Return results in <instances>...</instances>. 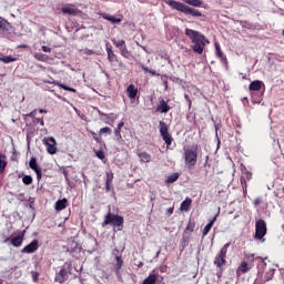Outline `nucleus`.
Listing matches in <instances>:
<instances>
[{
    "label": "nucleus",
    "mask_w": 284,
    "mask_h": 284,
    "mask_svg": "<svg viewBox=\"0 0 284 284\" xmlns=\"http://www.w3.org/2000/svg\"><path fill=\"white\" fill-rule=\"evenodd\" d=\"M184 34L185 37L190 38L191 42L193 43V52H196V54H203V50H205V43H210V41L205 39V36L199 31L187 28L185 29Z\"/></svg>",
    "instance_id": "1"
},
{
    "label": "nucleus",
    "mask_w": 284,
    "mask_h": 284,
    "mask_svg": "<svg viewBox=\"0 0 284 284\" xmlns=\"http://www.w3.org/2000/svg\"><path fill=\"white\" fill-rule=\"evenodd\" d=\"M166 6L171 7L172 10H178L187 17H203V13L199 9L191 8L190 6L179 2L176 0H163Z\"/></svg>",
    "instance_id": "2"
},
{
    "label": "nucleus",
    "mask_w": 284,
    "mask_h": 284,
    "mask_svg": "<svg viewBox=\"0 0 284 284\" xmlns=\"http://www.w3.org/2000/svg\"><path fill=\"white\" fill-rule=\"evenodd\" d=\"M199 161V146L193 144L184 150V163L189 168H194Z\"/></svg>",
    "instance_id": "3"
},
{
    "label": "nucleus",
    "mask_w": 284,
    "mask_h": 284,
    "mask_svg": "<svg viewBox=\"0 0 284 284\" xmlns=\"http://www.w3.org/2000/svg\"><path fill=\"white\" fill-rule=\"evenodd\" d=\"M124 223L125 220L123 219V216L116 215L109 211L108 214L104 216L102 227H105L106 225H112L113 227H123Z\"/></svg>",
    "instance_id": "4"
},
{
    "label": "nucleus",
    "mask_w": 284,
    "mask_h": 284,
    "mask_svg": "<svg viewBox=\"0 0 284 284\" xmlns=\"http://www.w3.org/2000/svg\"><path fill=\"white\" fill-rule=\"evenodd\" d=\"M230 245L232 243H226L224 246L220 250L219 254L215 256L214 265L221 270L223 265H227V250H230Z\"/></svg>",
    "instance_id": "5"
},
{
    "label": "nucleus",
    "mask_w": 284,
    "mask_h": 284,
    "mask_svg": "<svg viewBox=\"0 0 284 284\" xmlns=\"http://www.w3.org/2000/svg\"><path fill=\"white\" fill-rule=\"evenodd\" d=\"M195 227H196V221L190 219L182 234L183 247H187V245L190 244V240L192 239V232H194Z\"/></svg>",
    "instance_id": "6"
},
{
    "label": "nucleus",
    "mask_w": 284,
    "mask_h": 284,
    "mask_svg": "<svg viewBox=\"0 0 284 284\" xmlns=\"http://www.w3.org/2000/svg\"><path fill=\"white\" fill-rule=\"evenodd\" d=\"M265 234H267V223H265V220H257L255 222V239L263 241Z\"/></svg>",
    "instance_id": "7"
},
{
    "label": "nucleus",
    "mask_w": 284,
    "mask_h": 284,
    "mask_svg": "<svg viewBox=\"0 0 284 284\" xmlns=\"http://www.w3.org/2000/svg\"><path fill=\"white\" fill-rule=\"evenodd\" d=\"M159 125H160V134H161L164 143L168 146L172 145V141H174V139H172V134H170V131L168 129V124H165L164 121H160Z\"/></svg>",
    "instance_id": "8"
},
{
    "label": "nucleus",
    "mask_w": 284,
    "mask_h": 284,
    "mask_svg": "<svg viewBox=\"0 0 284 284\" xmlns=\"http://www.w3.org/2000/svg\"><path fill=\"white\" fill-rule=\"evenodd\" d=\"M42 143L45 145L48 154H57V140L53 136H44Z\"/></svg>",
    "instance_id": "9"
},
{
    "label": "nucleus",
    "mask_w": 284,
    "mask_h": 284,
    "mask_svg": "<svg viewBox=\"0 0 284 284\" xmlns=\"http://www.w3.org/2000/svg\"><path fill=\"white\" fill-rule=\"evenodd\" d=\"M61 12L68 14L69 17H79V14H81V10H79V8L72 3L63 4Z\"/></svg>",
    "instance_id": "10"
},
{
    "label": "nucleus",
    "mask_w": 284,
    "mask_h": 284,
    "mask_svg": "<svg viewBox=\"0 0 284 284\" xmlns=\"http://www.w3.org/2000/svg\"><path fill=\"white\" fill-rule=\"evenodd\" d=\"M29 168L31 170H33V172H36L37 174V180L41 181L43 173L41 172V166H39V163L37 162V158L36 156H31L30 161H29Z\"/></svg>",
    "instance_id": "11"
},
{
    "label": "nucleus",
    "mask_w": 284,
    "mask_h": 284,
    "mask_svg": "<svg viewBox=\"0 0 284 284\" xmlns=\"http://www.w3.org/2000/svg\"><path fill=\"white\" fill-rule=\"evenodd\" d=\"M43 83H49L50 85H58V88H61L62 90H65L67 92L77 93V89L68 87V85L54 80V78H50L49 80H43Z\"/></svg>",
    "instance_id": "12"
},
{
    "label": "nucleus",
    "mask_w": 284,
    "mask_h": 284,
    "mask_svg": "<svg viewBox=\"0 0 284 284\" xmlns=\"http://www.w3.org/2000/svg\"><path fill=\"white\" fill-rule=\"evenodd\" d=\"M254 267L253 263H247L246 261L241 262L240 266L236 268V276H242V274H247L250 270Z\"/></svg>",
    "instance_id": "13"
},
{
    "label": "nucleus",
    "mask_w": 284,
    "mask_h": 284,
    "mask_svg": "<svg viewBox=\"0 0 284 284\" xmlns=\"http://www.w3.org/2000/svg\"><path fill=\"white\" fill-rule=\"evenodd\" d=\"M39 250V240H33L30 244L21 250L22 254H34Z\"/></svg>",
    "instance_id": "14"
},
{
    "label": "nucleus",
    "mask_w": 284,
    "mask_h": 284,
    "mask_svg": "<svg viewBox=\"0 0 284 284\" xmlns=\"http://www.w3.org/2000/svg\"><path fill=\"white\" fill-rule=\"evenodd\" d=\"M172 110V106L168 104V101L164 99H160L158 105H156V112H160V114H168Z\"/></svg>",
    "instance_id": "15"
},
{
    "label": "nucleus",
    "mask_w": 284,
    "mask_h": 284,
    "mask_svg": "<svg viewBox=\"0 0 284 284\" xmlns=\"http://www.w3.org/2000/svg\"><path fill=\"white\" fill-rule=\"evenodd\" d=\"M55 283L63 284L65 281H68V270L61 268L54 277Z\"/></svg>",
    "instance_id": "16"
},
{
    "label": "nucleus",
    "mask_w": 284,
    "mask_h": 284,
    "mask_svg": "<svg viewBox=\"0 0 284 284\" xmlns=\"http://www.w3.org/2000/svg\"><path fill=\"white\" fill-rule=\"evenodd\" d=\"M8 241H10L11 245H13V247H21V245H23V234L14 236V237H8L4 240V243H8Z\"/></svg>",
    "instance_id": "17"
},
{
    "label": "nucleus",
    "mask_w": 284,
    "mask_h": 284,
    "mask_svg": "<svg viewBox=\"0 0 284 284\" xmlns=\"http://www.w3.org/2000/svg\"><path fill=\"white\" fill-rule=\"evenodd\" d=\"M261 88H265V84L263 83V81L255 80V81L251 82L248 90L251 92H258V91H261Z\"/></svg>",
    "instance_id": "18"
},
{
    "label": "nucleus",
    "mask_w": 284,
    "mask_h": 284,
    "mask_svg": "<svg viewBox=\"0 0 284 284\" xmlns=\"http://www.w3.org/2000/svg\"><path fill=\"white\" fill-rule=\"evenodd\" d=\"M108 61L110 63H114V61L119 62V57L112 50V45H106Z\"/></svg>",
    "instance_id": "19"
},
{
    "label": "nucleus",
    "mask_w": 284,
    "mask_h": 284,
    "mask_svg": "<svg viewBox=\"0 0 284 284\" xmlns=\"http://www.w3.org/2000/svg\"><path fill=\"white\" fill-rule=\"evenodd\" d=\"M126 94H128L129 99H136V95L139 94V89H136V87L134 84H130L126 88Z\"/></svg>",
    "instance_id": "20"
},
{
    "label": "nucleus",
    "mask_w": 284,
    "mask_h": 284,
    "mask_svg": "<svg viewBox=\"0 0 284 284\" xmlns=\"http://www.w3.org/2000/svg\"><path fill=\"white\" fill-rule=\"evenodd\" d=\"M112 181H114V173L112 171L106 172L105 190L110 192L112 190Z\"/></svg>",
    "instance_id": "21"
},
{
    "label": "nucleus",
    "mask_w": 284,
    "mask_h": 284,
    "mask_svg": "<svg viewBox=\"0 0 284 284\" xmlns=\"http://www.w3.org/2000/svg\"><path fill=\"white\" fill-rule=\"evenodd\" d=\"M68 207V199L63 197L62 200H58L55 202V211L61 212Z\"/></svg>",
    "instance_id": "22"
},
{
    "label": "nucleus",
    "mask_w": 284,
    "mask_h": 284,
    "mask_svg": "<svg viewBox=\"0 0 284 284\" xmlns=\"http://www.w3.org/2000/svg\"><path fill=\"white\" fill-rule=\"evenodd\" d=\"M190 207H192V199L185 197V200L180 205V210L181 212H190Z\"/></svg>",
    "instance_id": "23"
},
{
    "label": "nucleus",
    "mask_w": 284,
    "mask_h": 284,
    "mask_svg": "<svg viewBox=\"0 0 284 284\" xmlns=\"http://www.w3.org/2000/svg\"><path fill=\"white\" fill-rule=\"evenodd\" d=\"M8 165V156L6 154L0 153V174L6 172V168Z\"/></svg>",
    "instance_id": "24"
},
{
    "label": "nucleus",
    "mask_w": 284,
    "mask_h": 284,
    "mask_svg": "<svg viewBox=\"0 0 284 284\" xmlns=\"http://www.w3.org/2000/svg\"><path fill=\"white\" fill-rule=\"evenodd\" d=\"M138 156L141 163H150L152 161V155L145 151L138 153Z\"/></svg>",
    "instance_id": "25"
},
{
    "label": "nucleus",
    "mask_w": 284,
    "mask_h": 284,
    "mask_svg": "<svg viewBox=\"0 0 284 284\" xmlns=\"http://www.w3.org/2000/svg\"><path fill=\"white\" fill-rule=\"evenodd\" d=\"M0 61L2 63H12V62L17 61V58H14L12 55H3V53H0Z\"/></svg>",
    "instance_id": "26"
},
{
    "label": "nucleus",
    "mask_w": 284,
    "mask_h": 284,
    "mask_svg": "<svg viewBox=\"0 0 284 284\" xmlns=\"http://www.w3.org/2000/svg\"><path fill=\"white\" fill-rule=\"evenodd\" d=\"M187 6H192L193 8H201L203 6V1L201 0H182Z\"/></svg>",
    "instance_id": "27"
},
{
    "label": "nucleus",
    "mask_w": 284,
    "mask_h": 284,
    "mask_svg": "<svg viewBox=\"0 0 284 284\" xmlns=\"http://www.w3.org/2000/svg\"><path fill=\"white\" fill-rule=\"evenodd\" d=\"M179 173H172L171 175H169L165 180L166 185H170V183H176V181H179Z\"/></svg>",
    "instance_id": "28"
},
{
    "label": "nucleus",
    "mask_w": 284,
    "mask_h": 284,
    "mask_svg": "<svg viewBox=\"0 0 284 284\" xmlns=\"http://www.w3.org/2000/svg\"><path fill=\"white\" fill-rule=\"evenodd\" d=\"M34 59H37V61H42L43 63H47V61H49L50 57H48V54H45V53L38 52L34 54Z\"/></svg>",
    "instance_id": "29"
},
{
    "label": "nucleus",
    "mask_w": 284,
    "mask_h": 284,
    "mask_svg": "<svg viewBox=\"0 0 284 284\" xmlns=\"http://www.w3.org/2000/svg\"><path fill=\"white\" fill-rule=\"evenodd\" d=\"M158 277L156 274H150L142 284H156Z\"/></svg>",
    "instance_id": "30"
},
{
    "label": "nucleus",
    "mask_w": 284,
    "mask_h": 284,
    "mask_svg": "<svg viewBox=\"0 0 284 284\" xmlns=\"http://www.w3.org/2000/svg\"><path fill=\"white\" fill-rule=\"evenodd\" d=\"M102 17L106 20L110 21L111 23H121V19L112 17L110 14L106 13H102Z\"/></svg>",
    "instance_id": "31"
},
{
    "label": "nucleus",
    "mask_w": 284,
    "mask_h": 284,
    "mask_svg": "<svg viewBox=\"0 0 284 284\" xmlns=\"http://www.w3.org/2000/svg\"><path fill=\"white\" fill-rule=\"evenodd\" d=\"M114 136H115V141L116 143H125V140H123V135H121V130L119 129H114Z\"/></svg>",
    "instance_id": "32"
},
{
    "label": "nucleus",
    "mask_w": 284,
    "mask_h": 284,
    "mask_svg": "<svg viewBox=\"0 0 284 284\" xmlns=\"http://www.w3.org/2000/svg\"><path fill=\"white\" fill-rule=\"evenodd\" d=\"M212 227H214L213 222H210L209 224L205 225V227L202 231V239H205L210 234Z\"/></svg>",
    "instance_id": "33"
},
{
    "label": "nucleus",
    "mask_w": 284,
    "mask_h": 284,
    "mask_svg": "<svg viewBox=\"0 0 284 284\" xmlns=\"http://www.w3.org/2000/svg\"><path fill=\"white\" fill-rule=\"evenodd\" d=\"M115 272L116 274H119V271L121 270V267H123V258H121V256L116 255L115 256Z\"/></svg>",
    "instance_id": "34"
},
{
    "label": "nucleus",
    "mask_w": 284,
    "mask_h": 284,
    "mask_svg": "<svg viewBox=\"0 0 284 284\" xmlns=\"http://www.w3.org/2000/svg\"><path fill=\"white\" fill-rule=\"evenodd\" d=\"M113 45H115V48H119V50H121V48H124L125 44V40H116V39H111Z\"/></svg>",
    "instance_id": "35"
},
{
    "label": "nucleus",
    "mask_w": 284,
    "mask_h": 284,
    "mask_svg": "<svg viewBox=\"0 0 284 284\" xmlns=\"http://www.w3.org/2000/svg\"><path fill=\"white\" fill-rule=\"evenodd\" d=\"M120 54L124 59H130V50H128V45L126 44L120 49Z\"/></svg>",
    "instance_id": "36"
},
{
    "label": "nucleus",
    "mask_w": 284,
    "mask_h": 284,
    "mask_svg": "<svg viewBox=\"0 0 284 284\" xmlns=\"http://www.w3.org/2000/svg\"><path fill=\"white\" fill-rule=\"evenodd\" d=\"M276 272V270H274V268H271V270H268L266 273H265V275H264V278H265V281L267 282V281H272L273 278H274V273Z\"/></svg>",
    "instance_id": "37"
},
{
    "label": "nucleus",
    "mask_w": 284,
    "mask_h": 284,
    "mask_svg": "<svg viewBox=\"0 0 284 284\" xmlns=\"http://www.w3.org/2000/svg\"><path fill=\"white\" fill-rule=\"evenodd\" d=\"M141 68L144 72H149V74H152V77H159V73H156V71L148 69V67H145L144 64H141Z\"/></svg>",
    "instance_id": "38"
},
{
    "label": "nucleus",
    "mask_w": 284,
    "mask_h": 284,
    "mask_svg": "<svg viewBox=\"0 0 284 284\" xmlns=\"http://www.w3.org/2000/svg\"><path fill=\"white\" fill-rule=\"evenodd\" d=\"M90 134L92 135V139H94V141H95L97 143H103V139H102L101 136H99V135L97 134V132L90 131Z\"/></svg>",
    "instance_id": "39"
},
{
    "label": "nucleus",
    "mask_w": 284,
    "mask_h": 284,
    "mask_svg": "<svg viewBox=\"0 0 284 284\" xmlns=\"http://www.w3.org/2000/svg\"><path fill=\"white\" fill-rule=\"evenodd\" d=\"M99 134L101 136V134H112V129H110V126H104L102 129H100Z\"/></svg>",
    "instance_id": "40"
},
{
    "label": "nucleus",
    "mask_w": 284,
    "mask_h": 284,
    "mask_svg": "<svg viewBox=\"0 0 284 284\" xmlns=\"http://www.w3.org/2000/svg\"><path fill=\"white\" fill-rule=\"evenodd\" d=\"M22 182L24 183V185H32V178L30 175H24L22 178Z\"/></svg>",
    "instance_id": "41"
},
{
    "label": "nucleus",
    "mask_w": 284,
    "mask_h": 284,
    "mask_svg": "<svg viewBox=\"0 0 284 284\" xmlns=\"http://www.w3.org/2000/svg\"><path fill=\"white\" fill-rule=\"evenodd\" d=\"M241 185H242V187H243V192H244V194H246L247 193V180H245V178H241Z\"/></svg>",
    "instance_id": "42"
},
{
    "label": "nucleus",
    "mask_w": 284,
    "mask_h": 284,
    "mask_svg": "<svg viewBox=\"0 0 284 284\" xmlns=\"http://www.w3.org/2000/svg\"><path fill=\"white\" fill-rule=\"evenodd\" d=\"M33 123L39 124L43 128L45 125V122L43 121V118H34Z\"/></svg>",
    "instance_id": "43"
},
{
    "label": "nucleus",
    "mask_w": 284,
    "mask_h": 284,
    "mask_svg": "<svg viewBox=\"0 0 284 284\" xmlns=\"http://www.w3.org/2000/svg\"><path fill=\"white\" fill-rule=\"evenodd\" d=\"M95 155L98 156V159H100L101 161H103V159H105V153L101 150L95 152Z\"/></svg>",
    "instance_id": "44"
},
{
    "label": "nucleus",
    "mask_w": 284,
    "mask_h": 284,
    "mask_svg": "<svg viewBox=\"0 0 284 284\" xmlns=\"http://www.w3.org/2000/svg\"><path fill=\"white\" fill-rule=\"evenodd\" d=\"M26 116L33 120L37 119V110L31 111Z\"/></svg>",
    "instance_id": "45"
},
{
    "label": "nucleus",
    "mask_w": 284,
    "mask_h": 284,
    "mask_svg": "<svg viewBox=\"0 0 284 284\" xmlns=\"http://www.w3.org/2000/svg\"><path fill=\"white\" fill-rule=\"evenodd\" d=\"M216 54H217L219 59H223V51H221L220 45H216Z\"/></svg>",
    "instance_id": "46"
},
{
    "label": "nucleus",
    "mask_w": 284,
    "mask_h": 284,
    "mask_svg": "<svg viewBox=\"0 0 284 284\" xmlns=\"http://www.w3.org/2000/svg\"><path fill=\"white\" fill-rule=\"evenodd\" d=\"M184 98L189 103V110H192V99H190V95H187V94H185Z\"/></svg>",
    "instance_id": "47"
},
{
    "label": "nucleus",
    "mask_w": 284,
    "mask_h": 284,
    "mask_svg": "<svg viewBox=\"0 0 284 284\" xmlns=\"http://www.w3.org/2000/svg\"><path fill=\"white\" fill-rule=\"evenodd\" d=\"M83 52H84V54H87L88 57H92V54H94V51H93V50H90V49H85Z\"/></svg>",
    "instance_id": "48"
},
{
    "label": "nucleus",
    "mask_w": 284,
    "mask_h": 284,
    "mask_svg": "<svg viewBox=\"0 0 284 284\" xmlns=\"http://www.w3.org/2000/svg\"><path fill=\"white\" fill-rule=\"evenodd\" d=\"M166 214H168L169 216H172V214H174V206L169 207V209L166 210Z\"/></svg>",
    "instance_id": "49"
},
{
    "label": "nucleus",
    "mask_w": 284,
    "mask_h": 284,
    "mask_svg": "<svg viewBox=\"0 0 284 284\" xmlns=\"http://www.w3.org/2000/svg\"><path fill=\"white\" fill-rule=\"evenodd\" d=\"M7 23H8V21L1 20V18H0V30L3 29V28H6V24H7Z\"/></svg>",
    "instance_id": "50"
},
{
    "label": "nucleus",
    "mask_w": 284,
    "mask_h": 284,
    "mask_svg": "<svg viewBox=\"0 0 284 284\" xmlns=\"http://www.w3.org/2000/svg\"><path fill=\"white\" fill-rule=\"evenodd\" d=\"M101 116H105L106 119H110V116H114V113L108 114V113H99Z\"/></svg>",
    "instance_id": "51"
},
{
    "label": "nucleus",
    "mask_w": 284,
    "mask_h": 284,
    "mask_svg": "<svg viewBox=\"0 0 284 284\" xmlns=\"http://www.w3.org/2000/svg\"><path fill=\"white\" fill-rule=\"evenodd\" d=\"M42 50L44 52H52V49L50 47H47V45H42Z\"/></svg>",
    "instance_id": "52"
},
{
    "label": "nucleus",
    "mask_w": 284,
    "mask_h": 284,
    "mask_svg": "<svg viewBox=\"0 0 284 284\" xmlns=\"http://www.w3.org/2000/svg\"><path fill=\"white\" fill-rule=\"evenodd\" d=\"M123 125H125V122H120V123L118 124V126L115 128V130H120V131H121V129L123 128Z\"/></svg>",
    "instance_id": "53"
},
{
    "label": "nucleus",
    "mask_w": 284,
    "mask_h": 284,
    "mask_svg": "<svg viewBox=\"0 0 284 284\" xmlns=\"http://www.w3.org/2000/svg\"><path fill=\"white\" fill-rule=\"evenodd\" d=\"M40 114H48V110L45 109H39Z\"/></svg>",
    "instance_id": "54"
},
{
    "label": "nucleus",
    "mask_w": 284,
    "mask_h": 284,
    "mask_svg": "<svg viewBox=\"0 0 284 284\" xmlns=\"http://www.w3.org/2000/svg\"><path fill=\"white\" fill-rule=\"evenodd\" d=\"M254 205H261V199H255L254 200Z\"/></svg>",
    "instance_id": "55"
},
{
    "label": "nucleus",
    "mask_w": 284,
    "mask_h": 284,
    "mask_svg": "<svg viewBox=\"0 0 284 284\" xmlns=\"http://www.w3.org/2000/svg\"><path fill=\"white\" fill-rule=\"evenodd\" d=\"M252 180V174L250 172L246 173V181Z\"/></svg>",
    "instance_id": "56"
},
{
    "label": "nucleus",
    "mask_w": 284,
    "mask_h": 284,
    "mask_svg": "<svg viewBox=\"0 0 284 284\" xmlns=\"http://www.w3.org/2000/svg\"><path fill=\"white\" fill-rule=\"evenodd\" d=\"M119 63V68H125V64L123 63V61H118Z\"/></svg>",
    "instance_id": "57"
},
{
    "label": "nucleus",
    "mask_w": 284,
    "mask_h": 284,
    "mask_svg": "<svg viewBox=\"0 0 284 284\" xmlns=\"http://www.w3.org/2000/svg\"><path fill=\"white\" fill-rule=\"evenodd\" d=\"M217 216H219V214H216V215L212 219V221H211L210 223H213V225H214V223H216Z\"/></svg>",
    "instance_id": "58"
},
{
    "label": "nucleus",
    "mask_w": 284,
    "mask_h": 284,
    "mask_svg": "<svg viewBox=\"0 0 284 284\" xmlns=\"http://www.w3.org/2000/svg\"><path fill=\"white\" fill-rule=\"evenodd\" d=\"M248 260H251V263H254V254L248 255Z\"/></svg>",
    "instance_id": "59"
},
{
    "label": "nucleus",
    "mask_w": 284,
    "mask_h": 284,
    "mask_svg": "<svg viewBox=\"0 0 284 284\" xmlns=\"http://www.w3.org/2000/svg\"><path fill=\"white\" fill-rule=\"evenodd\" d=\"M164 88L168 90V81H164Z\"/></svg>",
    "instance_id": "60"
},
{
    "label": "nucleus",
    "mask_w": 284,
    "mask_h": 284,
    "mask_svg": "<svg viewBox=\"0 0 284 284\" xmlns=\"http://www.w3.org/2000/svg\"><path fill=\"white\" fill-rule=\"evenodd\" d=\"M205 161H206V163L210 161V155L205 156Z\"/></svg>",
    "instance_id": "61"
},
{
    "label": "nucleus",
    "mask_w": 284,
    "mask_h": 284,
    "mask_svg": "<svg viewBox=\"0 0 284 284\" xmlns=\"http://www.w3.org/2000/svg\"><path fill=\"white\" fill-rule=\"evenodd\" d=\"M139 267H143V262H140V263H139Z\"/></svg>",
    "instance_id": "62"
},
{
    "label": "nucleus",
    "mask_w": 284,
    "mask_h": 284,
    "mask_svg": "<svg viewBox=\"0 0 284 284\" xmlns=\"http://www.w3.org/2000/svg\"><path fill=\"white\" fill-rule=\"evenodd\" d=\"M18 48H27V45H26V44H22V45H19Z\"/></svg>",
    "instance_id": "63"
},
{
    "label": "nucleus",
    "mask_w": 284,
    "mask_h": 284,
    "mask_svg": "<svg viewBox=\"0 0 284 284\" xmlns=\"http://www.w3.org/2000/svg\"><path fill=\"white\" fill-rule=\"evenodd\" d=\"M204 168H207V161L204 162Z\"/></svg>",
    "instance_id": "64"
}]
</instances>
